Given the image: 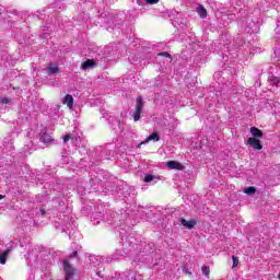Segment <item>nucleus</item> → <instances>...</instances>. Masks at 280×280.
<instances>
[{"instance_id": "f257e3e1", "label": "nucleus", "mask_w": 280, "mask_h": 280, "mask_svg": "<svg viewBox=\"0 0 280 280\" xmlns=\"http://www.w3.org/2000/svg\"><path fill=\"white\" fill-rule=\"evenodd\" d=\"M19 244H21V241L19 238H15L10 242V245L7 248V250L0 253V264L2 266H5V262L8 261V256L10 255V250H12V248H15V246H19Z\"/></svg>"}, {"instance_id": "f03ea898", "label": "nucleus", "mask_w": 280, "mask_h": 280, "mask_svg": "<svg viewBox=\"0 0 280 280\" xmlns=\"http://www.w3.org/2000/svg\"><path fill=\"white\" fill-rule=\"evenodd\" d=\"M16 222L21 223L23 226H30L31 224H34V220L27 211H22L21 214L16 218Z\"/></svg>"}, {"instance_id": "7ed1b4c3", "label": "nucleus", "mask_w": 280, "mask_h": 280, "mask_svg": "<svg viewBox=\"0 0 280 280\" xmlns=\"http://www.w3.org/2000/svg\"><path fill=\"white\" fill-rule=\"evenodd\" d=\"M242 27L245 28L247 34H253L257 30V23L253 21V18L247 16L245 21L242 22Z\"/></svg>"}, {"instance_id": "20e7f679", "label": "nucleus", "mask_w": 280, "mask_h": 280, "mask_svg": "<svg viewBox=\"0 0 280 280\" xmlns=\"http://www.w3.org/2000/svg\"><path fill=\"white\" fill-rule=\"evenodd\" d=\"M141 113H143V98L138 96L136 101V110L133 113V121H139L141 119Z\"/></svg>"}, {"instance_id": "39448f33", "label": "nucleus", "mask_w": 280, "mask_h": 280, "mask_svg": "<svg viewBox=\"0 0 280 280\" xmlns=\"http://www.w3.org/2000/svg\"><path fill=\"white\" fill-rule=\"evenodd\" d=\"M62 266H63L65 279L72 280L73 275H75V269H73V267L71 266V264H69V260L67 259L62 261Z\"/></svg>"}, {"instance_id": "423d86ee", "label": "nucleus", "mask_w": 280, "mask_h": 280, "mask_svg": "<svg viewBox=\"0 0 280 280\" xmlns=\"http://www.w3.org/2000/svg\"><path fill=\"white\" fill-rule=\"evenodd\" d=\"M160 0H137L138 5L140 7V12H148L150 5H156Z\"/></svg>"}, {"instance_id": "0eeeda50", "label": "nucleus", "mask_w": 280, "mask_h": 280, "mask_svg": "<svg viewBox=\"0 0 280 280\" xmlns=\"http://www.w3.org/2000/svg\"><path fill=\"white\" fill-rule=\"evenodd\" d=\"M143 180L144 183H149L150 185H156V183L161 180V176L154 174H147Z\"/></svg>"}, {"instance_id": "6e6552de", "label": "nucleus", "mask_w": 280, "mask_h": 280, "mask_svg": "<svg viewBox=\"0 0 280 280\" xmlns=\"http://www.w3.org/2000/svg\"><path fill=\"white\" fill-rule=\"evenodd\" d=\"M160 140H161V137H159V133L154 132V133L150 135L148 138H145L144 141L139 143L138 148L145 145V143H150V141H153L154 143H156V141H160Z\"/></svg>"}, {"instance_id": "1a4fd4ad", "label": "nucleus", "mask_w": 280, "mask_h": 280, "mask_svg": "<svg viewBox=\"0 0 280 280\" xmlns=\"http://www.w3.org/2000/svg\"><path fill=\"white\" fill-rule=\"evenodd\" d=\"M126 255V252L116 250V253L112 254L109 257L106 258V262L110 264V261H117L121 259Z\"/></svg>"}, {"instance_id": "9d476101", "label": "nucleus", "mask_w": 280, "mask_h": 280, "mask_svg": "<svg viewBox=\"0 0 280 280\" xmlns=\"http://www.w3.org/2000/svg\"><path fill=\"white\" fill-rule=\"evenodd\" d=\"M96 67H97V63L95 62V60L88 59L83 61L81 69H83V71H89L90 69H95Z\"/></svg>"}, {"instance_id": "9b49d317", "label": "nucleus", "mask_w": 280, "mask_h": 280, "mask_svg": "<svg viewBox=\"0 0 280 280\" xmlns=\"http://www.w3.org/2000/svg\"><path fill=\"white\" fill-rule=\"evenodd\" d=\"M247 143L248 145L254 148V150H262L264 148V145H261V141H259V139L256 138H248Z\"/></svg>"}, {"instance_id": "f8f14e48", "label": "nucleus", "mask_w": 280, "mask_h": 280, "mask_svg": "<svg viewBox=\"0 0 280 280\" xmlns=\"http://www.w3.org/2000/svg\"><path fill=\"white\" fill-rule=\"evenodd\" d=\"M57 223L59 224V226H61V229H63V231H69V228L71 226V219L67 215L63 217V219L61 221H57Z\"/></svg>"}, {"instance_id": "ddd939ff", "label": "nucleus", "mask_w": 280, "mask_h": 280, "mask_svg": "<svg viewBox=\"0 0 280 280\" xmlns=\"http://www.w3.org/2000/svg\"><path fill=\"white\" fill-rule=\"evenodd\" d=\"M89 261L93 264L94 268H97V266L104 262V258H102L101 256L90 255Z\"/></svg>"}, {"instance_id": "4468645a", "label": "nucleus", "mask_w": 280, "mask_h": 280, "mask_svg": "<svg viewBox=\"0 0 280 280\" xmlns=\"http://www.w3.org/2000/svg\"><path fill=\"white\" fill-rule=\"evenodd\" d=\"M120 280H137V273L133 271H125L120 275Z\"/></svg>"}, {"instance_id": "2eb2a0df", "label": "nucleus", "mask_w": 280, "mask_h": 280, "mask_svg": "<svg viewBox=\"0 0 280 280\" xmlns=\"http://www.w3.org/2000/svg\"><path fill=\"white\" fill-rule=\"evenodd\" d=\"M166 167H168V170H179V171H183V164H180V162H176V161H168V162H166Z\"/></svg>"}, {"instance_id": "dca6fc26", "label": "nucleus", "mask_w": 280, "mask_h": 280, "mask_svg": "<svg viewBox=\"0 0 280 280\" xmlns=\"http://www.w3.org/2000/svg\"><path fill=\"white\" fill-rule=\"evenodd\" d=\"M39 141L42 143H51V141H54V139L51 138V136H49V133L44 131V132L39 133Z\"/></svg>"}, {"instance_id": "f3484780", "label": "nucleus", "mask_w": 280, "mask_h": 280, "mask_svg": "<svg viewBox=\"0 0 280 280\" xmlns=\"http://www.w3.org/2000/svg\"><path fill=\"white\" fill-rule=\"evenodd\" d=\"M62 104H65L66 106H68V108H73V96L70 94H67L63 100H62Z\"/></svg>"}, {"instance_id": "a211bd4d", "label": "nucleus", "mask_w": 280, "mask_h": 280, "mask_svg": "<svg viewBox=\"0 0 280 280\" xmlns=\"http://www.w3.org/2000/svg\"><path fill=\"white\" fill-rule=\"evenodd\" d=\"M250 133L255 139H261V137H264V133L257 127H250Z\"/></svg>"}, {"instance_id": "6ab92c4d", "label": "nucleus", "mask_w": 280, "mask_h": 280, "mask_svg": "<svg viewBox=\"0 0 280 280\" xmlns=\"http://www.w3.org/2000/svg\"><path fill=\"white\" fill-rule=\"evenodd\" d=\"M78 139H80L79 135L69 133L63 138V142L67 143V141H75V143H78Z\"/></svg>"}, {"instance_id": "aec40b11", "label": "nucleus", "mask_w": 280, "mask_h": 280, "mask_svg": "<svg viewBox=\"0 0 280 280\" xmlns=\"http://www.w3.org/2000/svg\"><path fill=\"white\" fill-rule=\"evenodd\" d=\"M122 196L126 200V202H130V200H135V190L130 189V191H124Z\"/></svg>"}, {"instance_id": "412c9836", "label": "nucleus", "mask_w": 280, "mask_h": 280, "mask_svg": "<svg viewBox=\"0 0 280 280\" xmlns=\"http://www.w3.org/2000/svg\"><path fill=\"white\" fill-rule=\"evenodd\" d=\"M58 71H59L58 66H56L54 63H50L47 68L48 75H54V74L58 73Z\"/></svg>"}, {"instance_id": "4be33fe9", "label": "nucleus", "mask_w": 280, "mask_h": 280, "mask_svg": "<svg viewBox=\"0 0 280 280\" xmlns=\"http://www.w3.org/2000/svg\"><path fill=\"white\" fill-rule=\"evenodd\" d=\"M180 222L183 226H186V229H194V226H196V221L194 220L187 221L185 219H182Z\"/></svg>"}, {"instance_id": "5701e85b", "label": "nucleus", "mask_w": 280, "mask_h": 280, "mask_svg": "<svg viewBox=\"0 0 280 280\" xmlns=\"http://www.w3.org/2000/svg\"><path fill=\"white\" fill-rule=\"evenodd\" d=\"M197 14H199L201 19H207V9H205L202 5H199L197 9Z\"/></svg>"}, {"instance_id": "b1692460", "label": "nucleus", "mask_w": 280, "mask_h": 280, "mask_svg": "<svg viewBox=\"0 0 280 280\" xmlns=\"http://www.w3.org/2000/svg\"><path fill=\"white\" fill-rule=\"evenodd\" d=\"M36 217L40 220V218H49V211H45V209L40 208L36 213Z\"/></svg>"}, {"instance_id": "393cba45", "label": "nucleus", "mask_w": 280, "mask_h": 280, "mask_svg": "<svg viewBox=\"0 0 280 280\" xmlns=\"http://www.w3.org/2000/svg\"><path fill=\"white\" fill-rule=\"evenodd\" d=\"M255 191H257V189L253 186L245 189V194H247L248 196H253V194H255Z\"/></svg>"}, {"instance_id": "a878e982", "label": "nucleus", "mask_w": 280, "mask_h": 280, "mask_svg": "<svg viewBox=\"0 0 280 280\" xmlns=\"http://www.w3.org/2000/svg\"><path fill=\"white\" fill-rule=\"evenodd\" d=\"M70 161L71 159L69 158V154L62 155L61 163H63V165L69 164Z\"/></svg>"}, {"instance_id": "bb28decb", "label": "nucleus", "mask_w": 280, "mask_h": 280, "mask_svg": "<svg viewBox=\"0 0 280 280\" xmlns=\"http://www.w3.org/2000/svg\"><path fill=\"white\" fill-rule=\"evenodd\" d=\"M201 272H202V275H205V277H209V272H210L209 267L203 266L201 268Z\"/></svg>"}, {"instance_id": "cd10ccee", "label": "nucleus", "mask_w": 280, "mask_h": 280, "mask_svg": "<svg viewBox=\"0 0 280 280\" xmlns=\"http://www.w3.org/2000/svg\"><path fill=\"white\" fill-rule=\"evenodd\" d=\"M232 259H233V268H235V266H237V264H240V260L235 256H233Z\"/></svg>"}, {"instance_id": "c85d7f7f", "label": "nucleus", "mask_w": 280, "mask_h": 280, "mask_svg": "<svg viewBox=\"0 0 280 280\" xmlns=\"http://www.w3.org/2000/svg\"><path fill=\"white\" fill-rule=\"evenodd\" d=\"M273 54H275L277 60H279V58H280V49H275Z\"/></svg>"}, {"instance_id": "c756f323", "label": "nucleus", "mask_w": 280, "mask_h": 280, "mask_svg": "<svg viewBox=\"0 0 280 280\" xmlns=\"http://www.w3.org/2000/svg\"><path fill=\"white\" fill-rule=\"evenodd\" d=\"M1 104H10V98H1L0 100Z\"/></svg>"}, {"instance_id": "7c9ffc66", "label": "nucleus", "mask_w": 280, "mask_h": 280, "mask_svg": "<svg viewBox=\"0 0 280 280\" xmlns=\"http://www.w3.org/2000/svg\"><path fill=\"white\" fill-rule=\"evenodd\" d=\"M158 56H164V58H172V57H170V54H167V52H160V54H158Z\"/></svg>"}, {"instance_id": "2f4dec72", "label": "nucleus", "mask_w": 280, "mask_h": 280, "mask_svg": "<svg viewBox=\"0 0 280 280\" xmlns=\"http://www.w3.org/2000/svg\"><path fill=\"white\" fill-rule=\"evenodd\" d=\"M273 84H275L276 86H279V79L276 78V79L273 80Z\"/></svg>"}, {"instance_id": "473e14b6", "label": "nucleus", "mask_w": 280, "mask_h": 280, "mask_svg": "<svg viewBox=\"0 0 280 280\" xmlns=\"http://www.w3.org/2000/svg\"><path fill=\"white\" fill-rule=\"evenodd\" d=\"M28 137H30V139H32L34 137V131H30Z\"/></svg>"}, {"instance_id": "72a5a7b5", "label": "nucleus", "mask_w": 280, "mask_h": 280, "mask_svg": "<svg viewBox=\"0 0 280 280\" xmlns=\"http://www.w3.org/2000/svg\"><path fill=\"white\" fill-rule=\"evenodd\" d=\"M77 255H78V252H73V253L70 255V257H77Z\"/></svg>"}, {"instance_id": "f704fd0d", "label": "nucleus", "mask_w": 280, "mask_h": 280, "mask_svg": "<svg viewBox=\"0 0 280 280\" xmlns=\"http://www.w3.org/2000/svg\"><path fill=\"white\" fill-rule=\"evenodd\" d=\"M91 218H92V220H96V219H95V214H93Z\"/></svg>"}, {"instance_id": "c9c22d12", "label": "nucleus", "mask_w": 280, "mask_h": 280, "mask_svg": "<svg viewBox=\"0 0 280 280\" xmlns=\"http://www.w3.org/2000/svg\"><path fill=\"white\" fill-rule=\"evenodd\" d=\"M0 200H3V195H0Z\"/></svg>"}, {"instance_id": "e433bc0d", "label": "nucleus", "mask_w": 280, "mask_h": 280, "mask_svg": "<svg viewBox=\"0 0 280 280\" xmlns=\"http://www.w3.org/2000/svg\"><path fill=\"white\" fill-rule=\"evenodd\" d=\"M7 141H8V138L4 139V143H7Z\"/></svg>"}, {"instance_id": "4c0bfd02", "label": "nucleus", "mask_w": 280, "mask_h": 280, "mask_svg": "<svg viewBox=\"0 0 280 280\" xmlns=\"http://www.w3.org/2000/svg\"><path fill=\"white\" fill-rule=\"evenodd\" d=\"M121 241L124 242V235H121Z\"/></svg>"}, {"instance_id": "58836bf2", "label": "nucleus", "mask_w": 280, "mask_h": 280, "mask_svg": "<svg viewBox=\"0 0 280 280\" xmlns=\"http://www.w3.org/2000/svg\"><path fill=\"white\" fill-rule=\"evenodd\" d=\"M129 252H132V248H129Z\"/></svg>"}]
</instances>
